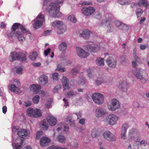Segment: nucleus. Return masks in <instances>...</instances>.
<instances>
[{
	"instance_id": "nucleus-34",
	"label": "nucleus",
	"mask_w": 149,
	"mask_h": 149,
	"mask_svg": "<svg viewBox=\"0 0 149 149\" xmlns=\"http://www.w3.org/2000/svg\"><path fill=\"white\" fill-rule=\"evenodd\" d=\"M39 126L43 130H47L49 127L47 123L46 120H44L40 122Z\"/></svg>"
},
{
	"instance_id": "nucleus-45",
	"label": "nucleus",
	"mask_w": 149,
	"mask_h": 149,
	"mask_svg": "<svg viewBox=\"0 0 149 149\" xmlns=\"http://www.w3.org/2000/svg\"><path fill=\"white\" fill-rule=\"evenodd\" d=\"M114 24L117 27L120 29H122V27L125 25L124 24L118 21H115L114 22Z\"/></svg>"
},
{
	"instance_id": "nucleus-15",
	"label": "nucleus",
	"mask_w": 149,
	"mask_h": 149,
	"mask_svg": "<svg viewBox=\"0 0 149 149\" xmlns=\"http://www.w3.org/2000/svg\"><path fill=\"white\" fill-rule=\"evenodd\" d=\"M84 48L89 52H97L100 49V47L98 45L94 44L84 45Z\"/></svg>"
},
{
	"instance_id": "nucleus-44",
	"label": "nucleus",
	"mask_w": 149,
	"mask_h": 149,
	"mask_svg": "<svg viewBox=\"0 0 149 149\" xmlns=\"http://www.w3.org/2000/svg\"><path fill=\"white\" fill-rule=\"evenodd\" d=\"M40 100L39 96L38 95H36L33 96L32 101L34 104H37L38 103Z\"/></svg>"
},
{
	"instance_id": "nucleus-21",
	"label": "nucleus",
	"mask_w": 149,
	"mask_h": 149,
	"mask_svg": "<svg viewBox=\"0 0 149 149\" xmlns=\"http://www.w3.org/2000/svg\"><path fill=\"white\" fill-rule=\"evenodd\" d=\"M47 120L50 126H54L57 123V120L56 117L52 115H49L47 116Z\"/></svg>"
},
{
	"instance_id": "nucleus-23",
	"label": "nucleus",
	"mask_w": 149,
	"mask_h": 149,
	"mask_svg": "<svg viewBox=\"0 0 149 149\" xmlns=\"http://www.w3.org/2000/svg\"><path fill=\"white\" fill-rule=\"evenodd\" d=\"M50 142L51 140L49 138L46 137H43L40 139V144L42 147H45L49 145Z\"/></svg>"
},
{
	"instance_id": "nucleus-6",
	"label": "nucleus",
	"mask_w": 149,
	"mask_h": 149,
	"mask_svg": "<svg viewBox=\"0 0 149 149\" xmlns=\"http://www.w3.org/2000/svg\"><path fill=\"white\" fill-rule=\"evenodd\" d=\"M106 19H104L101 22L100 26H103L104 25L107 26V31L110 32L112 31L113 29V26L111 24V19L113 16L111 14L107 15Z\"/></svg>"
},
{
	"instance_id": "nucleus-33",
	"label": "nucleus",
	"mask_w": 149,
	"mask_h": 149,
	"mask_svg": "<svg viewBox=\"0 0 149 149\" xmlns=\"http://www.w3.org/2000/svg\"><path fill=\"white\" fill-rule=\"evenodd\" d=\"M67 47V43L64 42H61L59 45L58 49L62 52H65Z\"/></svg>"
},
{
	"instance_id": "nucleus-13",
	"label": "nucleus",
	"mask_w": 149,
	"mask_h": 149,
	"mask_svg": "<svg viewBox=\"0 0 149 149\" xmlns=\"http://www.w3.org/2000/svg\"><path fill=\"white\" fill-rule=\"evenodd\" d=\"M92 98L93 101L96 104L100 105L102 104L104 102V97L101 93H95L92 95Z\"/></svg>"
},
{
	"instance_id": "nucleus-8",
	"label": "nucleus",
	"mask_w": 149,
	"mask_h": 149,
	"mask_svg": "<svg viewBox=\"0 0 149 149\" xmlns=\"http://www.w3.org/2000/svg\"><path fill=\"white\" fill-rule=\"evenodd\" d=\"M12 84H10L8 88L12 92L19 94L20 93L21 91L17 86H19L20 85V83L19 80L17 79H15L11 81Z\"/></svg>"
},
{
	"instance_id": "nucleus-4",
	"label": "nucleus",
	"mask_w": 149,
	"mask_h": 149,
	"mask_svg": "<svg viewBox=\"0 0 149 149\" xmlns=\"http://www.w3.org/2000/svg\"><path fill=\"white\" fill-rule=\"evenodd\" d=\"M119 120V117L114 114H111L107 116L104 120L108 125L113 126L116 125Z\"/></svg>"
},
{
	"instance_id": "nucleus-40",
	"label": "nucleus",
	"mask_w": 149,
	"mask_h": 149,
	"mask_svg": "<svg viewBox=\"0 0 149 149\" xmlns=\"http://www.w3.org/2000/svg\"><path fill=\"white\" fill-rule=\"evenodd\" d=\"M118 2L123 5H128L131 3L130 0H117Z\"/></svg>"
},
{
	"instance_id": "nucleus-47",
	"label": "nucleus",
	"mask_w": 149,
	"mask_h": 149,
	"mask_svg": "<svg viewBox=\"0 0 149 149\" xmlns=\"http://www.w3.org/2000/svg\"><path fill=\"white\" fill-rule=\"evenodd\" d=\"M48 149H68L66 148H63L58 146L53 145L48 147Z\"/></svg>"
},
{
	"instance_id": "nucleus-27",
	"label": "nucleus",
	"mask_w": 149,
	"mask_h": 149,
	"mask_svg": "<svg viewBox=\"0 0 149 149\" xmlns=\"http://www.w3.org/2000/svg\"><path fill=\"white\" fill-rule=\"evenodd\" d=\"M118 87L121 91L123 92H126L128 88L126 83L122 81L119 82Z\"/></svg>"
},
{
	"instance_id": "nucleus-52",
	"label": "nucleus",
	"mask_w": 149,
	"mask_h": 149,
	"mask_svg": "<svg viewBox=\"0 0 149 149\" xmlns=\"http://www.w3.org/2000/svg\"><path fill=\"white\" fill-rule=\"evenodd\" d=\"M126 133V131L121 130V137L122 139H127Z\"/></svg>"
},
{
	"instance_id": "nucleus-38",
	"label": "nucleus",
	"mask_w": 149,
	"mask_h": 149,
	"mask_svg": "<svg viewBox=\"0 0 149 149\" xmlns=\"http://www.w3.org/2000/svg\"><path fill=\"white\" fill-rule=\"evenodd\" d=\"M100 134V131L98 129H93L91 133V136L93 138H95Z\"/></svg>"
},
{
	"instance_id": "nucleus-50",
	"label": "nucleus",
	"mask_w": 149,
	"mask_h": 149,
	"mask_svg": "<svg viewBox=\"0 0 149 149\" xmlns=\"http://www.w3.org/2000/svg\"><path fill=\"white\" fill-rule=\"evenodd\" d=\"M61 84L56 86L53 89V92L54 93L58 92V91L61 88Z\"/></svg>"
},
{
	"instance_id": "nucleus-17",
	"label": "nucleus",
	"mask_w": 149,
	"mask_h": 149,
	"mask_svg": "<svg viewBox=\"0 0 149 149\" xmlns=\"http://www.w3.org/2000/svg\"><path fill=\"white\" fill-rule=\"evenodd\" d=\"M105 139L110 141H116V136L110 132L107 131L104 132L102 134Z\"/></svg>"
},
{
	"instance_id": "nucleus-42",
	"label": "nucleus",
	"mask_w": 149,
	"mask_h": 149,
	"mask_svg": "<svg viewBox=\"0 0 149 149\" xmlns=\"http://www.w3.org/2000/svg\"><path fill=\"white\" fill-rule=\"evenodd\" d=\"M37 56V52H34L30 54L29 58L30 60L33 61L36 59Z\"/></svg>"
},
{
	"instance_id": "nucleus-19",
	"label": "nucleus",
	"mask_w": 149,
	"mask_h": 149,
	"mask_svg": "<svg viewBox=\"0 0 149 149\" xmlns=\"http://www.w3.org/2000/svg\"><path fill=\"white\" fill-rule=\"evenodd\" d=\"M76 50L77 55L81 58H86L90 55L88 53L86 52L81 47H77Z\"/></svg>"
},
{
	"instance_id": "nucleus-58",
	"label": "nucleus",
	"mask_w": 149,
	"mask_h": 149,
	"mask_svg": "<svg viewBox=\"0 0 149 149\" xmlns=\"http://www.w3.org/2000/svg\"><path fill=\"white\" fill-rule=\"evenodd\" d=\"M92 4V2L89 1H84L81 2L80 4L83 6L85 5H91Z\"/></svg>"
},
{
	"instance_id": "nucleus-11",
	"label": "nucleus",
	"mask_w": 149,
	"mask_h": 149,
	"mask_svg": "<svg viewBox=\"0 0 149 149\" xmlns=\"http://www.w3.org/2000/svg\"><path fill=\"white\" fill-rule=\"evenodd\" d=\"M105 57L107 56L106 62L108 65L110 67L115 68L116 64V59L115 56L111 54L109 55L108 53L105 54Z\"/></svg>"
},
{
	"instance_id": "nucleus-63",
	"label": "nucleus",
	"mask_w": 149,
	"mask_h": 149,
	"mask_svg": "<svg viewBox=\"0 0 149 149\" xmlns=\"http://www.w3.org/2000/svg\"><path fill=\"white\" fill-rule=\"evenodd\" d=\"M50 48H49L44 51V54L45 56H46L48 55V54L50 53Z\"/></svg>"
},
{
	"instance_id": "nucleus-49",
	"label": "nucleus",
	"mask_w": 149,
	"mask_h": 149,
	"mask_svg": "<svg viewBox=\"0 0 149 149\" xmlns=\"http://www.w3.org/2000/svg\"><path fill=\"white\" fill-rule=\"evenodd\" d=\"M53 79L54 81H57L58 80L59 75L57 73H53L52 74Z\"/></svg>"
},
{
	"instance_id": "nucleus-14",
	"label": "nucleus",
	"mask_w": 149,
	"mask_h": 149,
	"mask_svg": "<svg viewBox=\"0 0 149 149\" xmlns=\"http://www.w3.org/2000/svg\"><path fill=\"white\" fill-rule=\"evenodd\" d=\"M144 6L146 8H149V4L147 0H139L138 3H132L131 5V7L132 8H134L135 7Z\"/></svg>"
},
{
	"instance_id": "nucleus-39",
	"label": "nucleus",
	"mask_w": 149,
	"mask_h": 149,
	"mask_svg": "<svg viewBox=\"0 0 149 149\" xmlns=\"http://www.w3.org/2000/svg\"><path fill=\"white\" fill-rule=\"evenodd\" d=\"M96 64L100 66H103L104 65V59L101 57L97 58L95 61Z\"/></svg>"
},
{
	"instance_id": "nucleus-32",
	"label": "nucleus",
	"mask_w": 149,
	"mask_h": 149,
	"mask_svg": "<svg viewBox=\"0 0 149 149\" xmlns=\"http://www.w3.org/2000/svg\"><path fill=\"white\" fill-rule=\"evenodd\" d=\"M68 79L67 78L63 76L62 79V83L64 88V91L66 89H69L70 88L67 83Z\"/></svg>"
},
{
	"instance_id": "nucleus-60",
	"label": "nucleus",
	"mask_w": 149,
	"mask_h": 149,
	"mask_svg": "<svg viewBox=\"0 0 149 149\" xmlns=\"http://www.w3.org/2000/svg\"><path fill=\"white\" fill-rule=\"evenodd\" d=\"M18 127L17 126H14L12 129V131L14 133L17 132L19 130Z\"/></svg>"
},
{
	"instance_id": "nucleus-18",
	"label": "nucleus",
	"mask_w": 149,
	"mask_h": 149,
	"mask_svg": "<svg viewBox=\"0 0 149 149\" xmlns=\"http://www.w3.org/2000/svg\"><path fill=\"white\" fill-rule=\"evenodd\" d=\"M95 11L94 8L92 6L83 7L81 9L82 13L87 16H89L93 14Z\"/></svg>"
},
{
	"instance_id": "nucleus-2",
	"label": "nucleus",
	"mask_w": 149,
	"mask_h": 149,
	"mask_svg": "<svg viewBox=\"0 0 149 149\" xmlns=\"http://www.w3.org/2000/svg\"><path fill=\"white\" fill-rule=\"evenodd\" d=\"M13 31L8 32L7 34V36L9 37H12L13 36L15 33L14 32L17 29H19L23 32V31H25V33L26 34H30V33L28 30L27 29L25 26L21 25L20 24L18 23H14L12 27Z\"/></svg>"
},
{
	"instance_id": "nucleus-10",
	"label": "nucleus",
	"mask_w": 149,
	"mask_h": 149,
	"mask_svg": "<svg viewBox=\"0 0 149 149\" xmlns=\"http://www.w3.org/2000/svg\"><path fill=\"white\" fill-rule=\"evenodd\" d=\"M68 126L62 123H59L54 129V133L53 136L55 137L56 133L61 132L63 130L65 132H67L69 130Z\"/></svg>"
},
{
	"instance_id": "nucleus-53",
	"label": "nucleus",
	"mask_w": 149,
	"mask_h": 149,
	"mask_svg": "<svg viewBox=\"0 0 149 149\" xmlns=\"http://www.w3.org/2000/svg\"><path fill=\"white\" fill-rule=\"evenodd\" d=\"M78 72V71L77 69L75 68H72L71 69L70 74L72 75H76Z\"/></svg>"
},
{
	"instance_id": "nucleus-55",
	"label": "nucleus",
	"mask_w": 149,
	"mask_h": 149,
	"mask_svg": "<svg viewBox=\"0 0 149 149\" xmlns=\"http://www.w3.org/2000/svg\"><path fill=\"white\" fill-rule=\"evenodd\" d=\"M136 130L135 129H132L130 130L128 133V136L132 138V136L135 133L136 131Z\"/></svg>"
},
{
	"instance_id": "nucleus-59",
	"label": "nucleus",
	"mask_w": 149,
	"mask_h": 149,
	"mask_svg": "<svg viewBox=\"0 0 149 149\" xmlns=\"http://www.w3.org/2000/svg\"><path fill=\"white\" fill-rule=\"evenodd\" d=\"M147 143L146 141L144 139H143L139 141V144L141 145L144 146H145L147 145Z\"/></svg>"
},
{
	"instance_id": "nucleus-54",
	"label": "nucleus",
	"mask_w": 149,
	"mask_h": 149,
	"mask_svg": "<svg viewBox=\"0 0 149 149\" xmlns=\"http://www.w3.org/2000/svg\"><path fill=\"white\" fill-rule=\"evenodd\" d=\"M77 94V93L75 91H70L68 93L67 96L68 97H70L73 96Z\"/></svg>"
},
{
	"instance_id": "nucleus-35",
	"label": "nucleus",
	"mask_w": 149,
	"mask_h": 149,
	"mask_svg": "<svg viewBox=\"0 0 149 149\" xmlns=\"http://www.w3.org/2000/svg\"><path fill=\"white\" fill-rule=\"evenodd\" d=\"M56 140L61 143H64L66 142V138L64 136L60 134L56 138Z\"/></svg>"
},
{
	"instance_id": "nucleus-12",
	"label": "nucleus",
	"mask_w": 149,
	"mask_h": 149,
	"mask_svg": "<svg viewBox=\"0 0 149 149\" xmlns=\"http://www.w3.org/2000/svg\"><path fill=\"white\" fill-rule=\"evenodd\" d=\"M10 57L11 58L12 61L20 59L23 62L26 61V59L25 54L20 52L11 53Z\"/></svg>"
},
{
	"instance_id": "nucleus-31",
	"label": "nucleus",
	"mask_w": 149,
	"mask_h": 149,
	"mask_svg": "<svg viewBox=\"0 0 149 149\" xmlns=\"http://www.w3.org/2000/svg\"><path fill=\"white\" fill-rule=\"evenodd\" d=\"M67 20L69 22L73 23H76L77 22V19L75 17L74 14H70L68 15Z\"/></svg>"
},
{
	"instance_id": "nucleus-62",
	"label": "nucleus",
	"mask_w": 149,
	"mask_h": 149,
	"mask_svg": "<svg viewBox=\"0 0 149 149\" xmlns=\"http://www.w3.org/2000/svg\"><path fill=\"white\" fill-rule=\"evenodd\" d=\"M42 134V132L41 131L37 132L36 134V138L37 139H39Z\"/></svg>"
},
{
	"instance_id": "nucleus-24",
	"label": "nucleus",
	"mask_w": 149,
	"mask_h": 149,
	"mask_svg": "<svg viewBox=\"0 0 149 149\" xmlns=\"http://www.w3.org/2000/svg\"><path fill=\"white\" fill-rule=\"evenodd\" d=\"M48 77L45 74L41 75L39 77L38 83L40 85H44L48 83Z\"/></svg>"
},
{
	"instance_id": "nucleus-64",
	"label": "nucleus",
	"mask_w": 149,
	"mask_h": 149,
	"mask_svg": "<svg viewBox=\"0 0 149 149\" xmlns=\"http://www.w3.org/2000/svg\"><path fill=\"white\" fill-rule=\"evenodd\" d=\"M51 33V31H47L44 32L43 33V35L44 36H47L50 35Z\"/></svg>"
},
{
	"instance_id": "nucleus-5",
	"label": "nucleus",
	"mask_w": 149,
	"mask_h": 149,
	"mask_svg": "<svg viewBox=\"0 0 149 149\" xmlns=\"http://www.w3.org/2000/svg\"><path fill=\"white\" fill-rule=\"evenodd\" d=\"M132 72L138 79L142 81H145V77L147 75L145 71L141 68H138L132 70Z\"/></svg>"
},
{
	"instance_id": "nucleus-43",
	"label": "nucleus",
	"mask_w": 149,
	"mask_h": 149,
	"mask_svg": "<svg viewBox=\"0 0 149 149\" xmlns=\"http://www.w3.org/2000/svg\"><path fill=\"white\" fill-rule=\"evenodd\" d=\"M129 127V126L128 123H123L121 128V130L127 131V129Z\"/></svg>"
},
{
	"instance_id": "nucleus-3",
	"label": "nucleus",
	"mask_w": 149,
	"mask_h": 149,
	"mask_svg": "<svg viewBox=\"0 0 149 149\" xmlns=\"http://www.w3.org/2000/svg\"><path fill=\"white\" fill-rule=\"evenodd\" d=\"M45 22V17L44 15L40 13L37 17L33 20V27L36 29H38L42 26Z\"/></svg>"
},
{
	"instance_id": "nucleus-1",
	"label": "nucleus",
	"mask_w": 149,
	"mask_h": 149,
	"mask_svg": "<svg viewBox=\"0 0 149 149\" xmlns=\"http://www.w3.org/2000/svg\"><path fill=\"white\" fill-rule=\"evenodd\" d=\"M63 1L64 0H58L55 3H52L49 4L47 9L51 17L56 18L62 16V13L59 11V9Z\"/></svg>"
},
{
	"instance_id": "nucleus-9",
	"label": "nucleus",
	"mask_w": 149,
	"mask_h": 149,
	"mask_svg": "<svg viewBox=\"0 0 149 149\" xmlns=\"http://www.w3.org/2000/svg\"><path fill=\"white\" fill-rule=\"evenodd\" d=\"M120 105L119 102L116 98L112 99L108 103V109L112 111H115L119 109Z\"/></svg>"
},
{
	"instance_id": "nucleus-16",
	"label": "nucleus",
	"mask_w": 149,
	"mask_h": 149,
	"mask_svg": "<svg viewBox=\"0 0 149 149\" xmlns=\"http://www.w3.org/2000/svg\"><path fill=\"white\" fill-rule=\"evenodd\" d=\"M12 146L14 149H20V148L23 145V141L21 139L18 138L15 141L12 136Z\"/></svg>"
},
{
	"instance_id": "nucleus-30",
	"label": "nucleus",
	"mask_w": 149,
	"mask_h": 149,
	"mask_svg": "<svg viewBox=\"0 0 149 149\" xmlns=\"http://www.w3.org/2000/svg\"><path fill=\"white\" fill-rule=\"evenodd\" d=\"M133 56L135 60H133L132 62V65L133 67L136 68L137 66V64L136 62L140 63L141 62L140 60L136 56L135 53H134Z\"/></svg>"
},
{
	"instance_id": "nucleus-56",
	"label": "nucleus",
	"mask_w": 149,
	"mask_h": 149,
	"mask_svg": "<svg viewBox=\"0 0 149 149\" xmlns=\"http://www.w3.org/2000/svg\"><path fill=\"white\" fill-rule=\"evenodd\" d=\"M103 82V79L102 78H98L95 81V84L97 85H99L102 83Z\"/></svg>"
},
{
	"instance_id": "nucleus-22",
	"label": "nucleus",
	"mask_w": 149,
	"mask_h": 149,
	"mask_svg": "<svg viewBox=\"0 0 149 149\" xmlns=\"http://www.w3.org/2000/svg\"><path fill=\"white\" fill-rule=\"evenodd\" d=\"M30 134V132L24 129H20L18 131V136L22 138H27L29 137Z\"/></svg>"
},
{
	"instance_id": "nucleus-51",
	"label": "nucleus",
	"mask_w": 149,
	"mask_h": 149,
	"mask_svg": "<svg viewBox=\"0 0 149 149\" xmlns=\"http://www.w3.org/2000/svg\"><path fill=\"white\" fill-rule=\"evenodd\" d=\"M57 70L61 72H64L66 71V68L60 65H58L57 67Z\"/></svg>"
},
{
	"instance_id": "nucleus-20",
	"label": "nucleus",
	"mask_w": 149,
	"mask_h": 149,
	"mask_svg": "<svg viewBox=\"0 0 149 149\" xmlns=\"http://www.w3.org/2000/svg\"><path fill=\"white\" fill-rule=\"evenodd\" d=\"M107 113V111L105 109L99 107L96 109L95 115L96 117L100 118L104 116Z\"/></svg>"
},
{
	"instance_id": "nucleus-61",
	"label": "nucleus",
	"mask_w": 149,
	"mask_h": 149,
	"mask_svg": "<svg viewBox=\"0 0 149 149\" xmlns=\"http://www.w3.org/2000/svg\"><path fill=\"white\" fill-rule=\"evenodd\" d=\"M39 94L40 95L41 97L42 98L46 96V94L45 92L42 91H40L38 92Z\"/></svg>"
},
{
	"instance_id": "nucleus-26",
	"label": "nucleus",
	"mask_w": 149,
	"mask_h": 149,
	"mask_svg": "<svg viewBox=\"0 0 149 149\" xmlns=\"http://www.w3.org/2000/svg\"><path fill=\"white\" fill-rule=\"evenodd\" d=\"M91 32L88 29H84L82 30L81 32L80 33V36L83 37L85 39L89 38Z\"/></svg>"
},
{
	"instance_id": "nucleus-57",
	"label": "nucleus",
	"mask_w": 149,
	"mask_h": 149,
	"mask_svg": "<svg viewBox=\"0 0 149 149\" xmlns=\"http://www.w3.org/2000/svg\"><path fill=\"white\" fill-rule=\"evenodd\" d=\"M22 68L20 67H17L16 68V72L19 74H21L22 73Z\"/></svg>"
},
{
	"instance_id": "nucleus-7",
	"label": "nucleus",
	"mask_w": 149,
	"mask_h": 149,
	"mask_svg": "<svg viewBox=\"0 0 149 149\" xmlns=\"http://www.w3.org/2000/svg\"><path fill=\"white\" fill-rule=\"evenodd\" d=\"M26 114L28 116L33 118H38L42 116L41 110L38 109H33L29 108L26 110Z\"/></svg>"
},
{
	"instance_id": "nucleus-46",
	"label": "nucleus",
	"mask_w": 149,
	"mask_h": 149,
	"mask_svg": "<svg viewBox=\"0 0 149 149\" xmlns=\"http://www.w3.org/2000/svg\"><path fill=\"white\" fill-rule=\"evenodd\" d=\"M143 10L140 8H137L136 11V13L137 17H141L143 13Z\"/></svg>"
},
{
	"instance_id": "nucleus-36",
	"label": "nucleus",
	"mask_w": 149,
	"mask_h": 149,
	"mask_svg": "<svg viewBox=\"0 0 149 149\" xmlns=\"http://www.w3.org/2000/svg\"><path fill=\"white\" fill-rule=\"evenodd\" d=\"M61 28L60 27L57 29V33L58 34H62L67 31V28L66 26L64 24Z\"/></svg>"
},
{
	"instance_id": "nucleus-29",
	"label": "nucleus",
	"mask_w": 149,
	"mask_h": 149,
	"mask_svg": "<svg viewBox=\"0 0 149 149\" xmlns=\"http://www.w3.org/2000/svg\"><path fill=\"white\" fill-rule=\"evenodd\" d=\"M52 26L54 27H56L57 29L63 26V22L60 20H55L51 24Z\"/></svg>"
},
{
	"instance_id": "nucleus-48",
	"label": "nucleus",
	"mask_w": 149,
	"mask_h": 149,
	"mask_svg": "<svg viewBox=\"0 0 149 149\" xmlns=\"http://www.w3.org/2000/svg\"><path fill=\"white\" fill-rule=\"evenodd\" d=\"M52 102V100L51 99L49 100L45 104V107L47 109H49L51 107V103Z\"/></svg>"
},
{
	"instance_id": "nucleus-25",
	"label": "nucleus",
	"mask_w": 149,
	"mask_h": 149,
	"mask_svg": "<svg viewBox=\"0 0 149 149\" xmlns=\"http://www.w3.org/2000/svg\"><path fill=\"white\" fill-rule=\"evenodd\" d=\"M25 32L24 31H23V32H22L21 31H17L14 34L19 40L20 41H24L25 40V38L23 34L26 35L25 33Z\"/></svg>"
},
{
	"instance_id": "nucleus-37",
	"label": "nucleus",
	"mask_w": 149,
	"mask_h": 149,
	"mask_svg": "<svg viewBox=\"0 0 149 149\" xmlns=\"http://www.w3.org/2000/svg\"><path fill=\"white\" fill-rule=\"evenodd\" d=\"M86 79L82 75H81L78 77L77 83L79 85H83L86 83Z\"/></svg>"
},
{
	"instance_id": "nucleus-41",
	"label": "nucleus",
	"mask_w": 149,
	"mask_h": 149,
	"mask_svg": "<svg viewBox=\"0 0 149 149\" xmlns=\"http://www.w3.org/2000/svg\"><path fill=\"white\" fill-rule=\"evenodd\" d=\"M85 70L86 71V72L88 73V77L90 79H93L94 78V76L91 73V69H85Z\"/></svg>"
},
{
	"instance_id": "nucleus-28",
	"label": "nucleus",
	"mask_w": 149,
	"mask_h": 149,
	"mask_svg": "<svg viewBox=\"0 0 149 149\" xmlns=\"http://www.w3.org/2000/svg\"><path fill=\"white\" fill-rule=\"evenodd\" d=\"M41 88V86L38 84H32L29 87L31 91L36 92V93L39 92Z\"/></svg>"
}]
</instances>
